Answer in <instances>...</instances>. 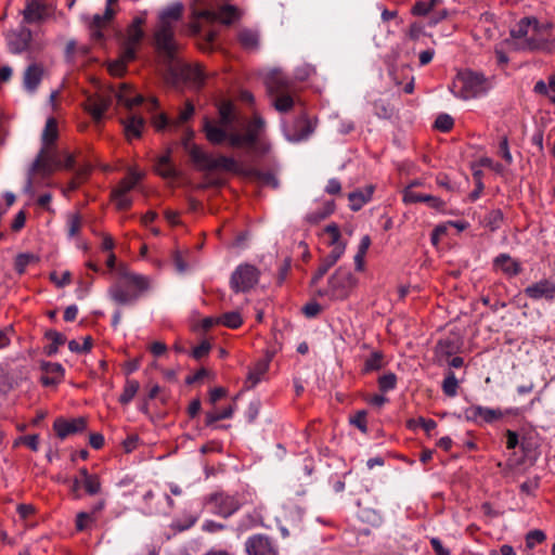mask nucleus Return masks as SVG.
I'll use <instances>...</instances> for the list:
<instances>
[{
	"instance_id": "nucleus-1",
	"label": "nucleus",
	"mask_w": 555,
	"mask_h": 555,
	"mask_svg": "<svg viewBox=\"0 0 555 555\" xmlns=\"http://www.w3.org/2000/svg\"><path fill=\"white\" fill-rule=\"evenodd\" d=\"M183 13L181 3H173L166 8L158 17V23L154 30V46L163 64L168 68L178 63V52L180 43L175 38V22H178Z\"/></svg>"
},
{
	"instance_id": "nucleus-2",
	"label": "nucleus",
	"mask_w": 555,
	"mask_h": 555,
	"mask_svg": "<svg viewBox=\"0 0 555 555\" xmlns=\"http://www.w3.org/2000/svg\"><path fill=\"white\" fill-rule=\"evenodd\" d=\"M150 288L149 278L118 268V279L108 288L109 298L118 306L134 305Z\"/></svg>"
},
{
	"instance_id": "nucleus-3",
	"label": "nucleus",
	"mask_w": 555,
	"mask_h": 555,
	"mask_svg": "<svg viewBox=\"0 0 555 555\" xmlns=\"http://www.w3.org/2000/svg\"><path fill=\"white\" fill-rule=\"evenodd\" d=\"M492 88V81L482 73L464 69L456 74L451 92L462 100H470L486 94Z\"/></svg>"
},
{
	"instance_id": "nucleus-4",
	"label": "nucleus",
	"mask_w": 555,
	"mask_h": 555,
	"mask_svg": "<svg viewBox=\"0 0 555 555\" xmlns=\"http://www.w3.org/2000/svg\"><path fill=\"white\" fill-rule=\"evenodd\" d=\"M190 159L199 171L224 170L244 176L246 166L238 164L234 158L220 155L214 157L201 146H193L190 151Z\"/></svg>"
},
{
	"instance_id": "nucleus-5",
	"label": "nucleus",
	"mask_w": 555,
	"mask_h": 555,
	"mask_svg": "<svg viewBox=\"0 0 555 555\" xmlns=\"http://www.w3.org/2000/svg\"><path fill=\"white\" fill-rule=\"evenodd\" d=\"M358 284L357 278L346 268L339 267L328 279L327 287L319 289L317 295L331 300H345Z\"/></svg>"
},
{
	"instance_id": "nucleus-6",
	"label": "nucleus",
	"mask_w": 555,
	"mask_h": 555,
	"mask_svg": "<svg viewBox=\"0 0 555 555\" xmlns=\"http://www.w3.org/2000/svg\"><path fill=\"white\" fill-rule=\"evenodd\" d=\"M62 169V160L57 157L54 149L43 146L39 151L29 169L28 179L24 188V192L34 195L33 175L39 172L42 177L51 176L55 170Z\"/></svg>"
},
{
	"instance_id": "nucleus-7",
	"label": "nucleus",
	"mask_w": 555,
	"mask_h": 555,
	"mask_svg": "<svg viewBox=\"0 0 555 555\" xmlns=\"http://www.w3.org/2000/svg\"><path fill=\"white\" fill-rule=\"evenodd\" d=\"M553 23L540 22L535 16L533 17V27L527 41H521L519 49L528 50L531 52H552L554 49L555 39L552 37Z\"/></svg>"
},
{
	"instance_id": "nucleus-8",
	"label": "nucleus",
	"mask_w": 555,
	"mask_h": 555,
	"mask_svg": "<svg viewBox=\"0 0 555 555\" xmlns=\"http://www.w3.org/2000/svg\"><path fill=\"white\" fill-rule=\"evenodd\" d=\"M144 178V172L139 171L134 167L127 169V177L121 179L118 184L111 192V201L116 206L117 210L126 211L132 206V198L129 196L138 183Z\"/></svg>"
},
{
	"instance_id": "nucleus-9",
	"label": "nucleus",
	"mask_w": 555,
	"mask_h": 555,
	"mask_svg": "<svg viewBox=\"0 0 555 555\" xmlns=\"http://www.w3.org/2000/svg\"><path fill=\"white\" fill-rule=\"evenodd\" d=\"M259 270L249 263L240 264L231 275L230 286L235 293L249 292L259 281Z\"/></svg>"
},
{
	"instance_id": "nucleus-10",
	"label": "nucleus",
	"mask_w": 555,
	"mask_h": 555,
	"mask_svg": "<svg viewBox=\"0 0 555 555\" xmlns=\"http://www.w3.org/2000/svg\"><path fill=\"white\" fill-rule=\"evenodd\" d=\"M264 128V120L260 116H256L246 128L244 134L238 132H233L230 138V146L231 147H242L249 146L251 149L258 150L257 143L260 133Z\"/></svg>"
},
{
	"instance_id": "nucleus-11",
	"label": "nucleus",
	"mask_w": 555,
	"mask_h": 555,
	"mask_svg": "<svg viewBox=\"0 0 555 555\" xmlns=\"http://www.w3.org/2000/svg\"><path fill=\"white\" fill-rule=\"evenodd\" d=\"M207 502L212 505V513L223 518L233 515L242 505L237 495H231L224 492L211 493Z\"/></svg>"
},
{
	"instance_id": "nucleus-12",
	"label": "nucleus",
	"mask_w": 555,
	"mask_h": 555,
	"mask_svg": "<svg viewBox=\"0 0 555 555\" xmlns=\"http://www.w3.org/2000/svg\"><path fill=\"white\" fill-rule=\"evenodd\" d=\"M524 294L534 301L545 300L552 302L555 300V281L542 279L527 286L524 289Z\"/></svg>"
},
{
	"instance_id": "nucleus-13",
	"label": "nucleus",
	"mask_w": 555,
	"mask_h": 555,
	"mask_svg": "<svg viewBox=\"0 0 555 555\" xmlns=\"http://www.w3.org/2000/svg\"><path fill=\"white\" fill-rule=\"evenodd\" d=\"M464 416L468 422L481 425L483 423L491 424L503 418L504 413L500 409L472 405L464 410Z\"/></svg>"
},
{
	"instance_id": "nucleus-14",
	"label": "nucleus",
	"mask_w": 555,
	"mask_h": 555,
	"mask_svg": "<svg viewBox=\"0 0 555 555\" xmlns=\"http://www.w3.org/2000/svg\"><path fill=\"white\" fill-rule=\"evenodd\" d=\"M314 131V126L306 114L298 116L292 125L285 128V137L289 142H300Z\"/></svg>"
},
{
	"instance_id": "nucleus-15",
	"label": "nucleus",
	"mask_w": 555,
	"mask_h": 555,
	"mask_svg": "<svg viewBox=\"0 0 555 555\" xmlns=\"http://www.w3.org/2000/svg\"><path fill=\"white\" fill-rule=\"evenodd\" d=\"M248 555H278V548L272 539L266 534H254L245 543Z\"/></svg>"
},
{
	"instance_id": "nucleus-16",
	"label": "nucleus",
	"mask_w": 555,
	"mask_h": 555,
	"mask_svg": "<svg viewBox=\"0 0 555 555\" xmlns=\"http://www.w3.org/2000/svg\"><path fill=\"white\" fill-rule=\"evenodd\" d=\"M229 126H222L219 121H212L208 117L203 120V131L207 141L214 145H220L228 141L230 144V138L233 131H228Z\"/></svg>"
},
{
	"instance_id": "nucleus-17",
	"label": "nucleus",
	"mask_w": 555,
	"mask_h": 555,
	"mask_svg": "<svg viewBox=\"0 0 555 555\" xmlns=\"http://www.w3.org/2000/svg\"><path fill=\"white\" fill-rule=\"evenodd\" d=\"M111 104V95L91 94L87 98V101L85 103V109L92 116V119L95 122H99L102 120L105 112L108 109Z\"/></svg>"
},
{
	"instance_id": "nucleus-18",
	"label": "nucleus",
	"mask_w": 555,
	"mask_h": 555,
	"mask_svg": "<svg viewBox=\"0 0 555 555\" xmlns=\"http://www.w3.org/2000/svg\"><path fill=\"white\" fill-rule=\"evenodd\" d=\"M86 427L87 421L85 417H77L70 421L57 417L53 423V429L60 439H65L69 435L82 433Z\"/></svg>"
},
{
	"instance_id": "nucleus-19",
	"label": "nucleus",
	"mask_w": 555,
	"mask_h": 555,
	"mask_svg": "<svg viewBox=\"0 0 555 555\" xmlns=\"http://www.w3.org/2000/svg\"><path fill=\"white\" fill-rule=\"evenodd\" d=\"M346 245H337L335 246L332 251L326 255L322 260L321 263L313 274L310 285L315 286L322 278L328 272V270L338 261V259L343 256L345 251Z\"/></svg>"
},
{
	"instance_id": "nucleus-20",
	"label": "nucleus",
	"mask_w": 555,
	"mask_h": 555,
	"mask_svg": "<svg viewBox=\"0 0 555 555\" xmlns=\"http://www.w3.org/2000/svg\"><path fill=\"white\" fill-rule=\"evenodd\" d=\"M33 38L31 30L22 26L18 30L12 33L9 38V47L13 53H22L26 51Z\"/></svg>"
},
{
	"instance_id": "nucleus-21",
	"label": "nucleus",
	"mask_w": 555,
	"mask_h": 555,
	"mask_svg": "<svg viewBox=\"0 0 555 555\" xmlns=\"http://www.w3.org/2000/svg\"><path fill=\"white\" fill-rule=\"evenodd\" d=\"M43 73L44 69L41 64H30L24 72V88L30 93L35 92L42 80Z\"/></svg>"
},
{
	"instance_id": "nucleus-22",
	"label": "nucleus",
	"mask_w": 555,
	"mask_h": 555,
	"mask_svg": "<svg viewBox=\"0 0 555 555\" xmlns=\"http://www.w3.org/2000/svg\"><path fill=\"white\" fill-rule=\"evenodd\" d=\"M46 15L47 7L37 0L27 2L23 10V20L28 24L39 23L44 20Z\"/></svg>"
},
{
	"instance_id": "nucleus-23",
	"label": "nucleus",
	"mask_w": 555,
	"mask_h": 555,
	"mask_svg": "<svg viewBox=\"0 0 555 555\" xmlns=\"http://www.w3.org/2000/svg\"><path fill=\"white\" fill-rule=\"evenodd\" d=\"M270 362L271 356H267L266 358L260 359L255 363V365L249 370L245 382V387L247 389L255 387L261 380V377L269 370Z\"/></svg>"
},
{
	"instance_id": "nucleus-24",
	"label": "nucleus",
	"mask_w": 555,
	"mask_h": 555,
	"mask_svg": "<svg viewBox=\"0 0 555 555\" xmlns=\"http://www.w3.org/2000/svg\"><path fill=\"white\" fill-rule=\"evenodd\" d=\"M41 369L47 373V375L41 377V383L44 386L56 385L64 377L65 370L60 363L43 362Z\"/></svg>"
},
{
	"instance_id": "nucleus-25",
	"label": "nucleus",
	"mask_w": 555,
	"mask_h": 555,
	"mask_svg": "<svg viewBox=\"0 0 555 555\" xmlns=\"http://www.w3.org/2000/svg\"><path fill=\"white\" fill-rule=\"evenodd\" d=\"M493 266L508 276H516L521 272V266L508 254H500L493 260Z\"/></svg>"
},
{
	"instance_id": "nucleus-26",
	"label": "nucleus",
	"mask_w": 555,
	"mask_h": 555,
	"mask_svg": "<svg viewBox=\"0 0 555 555\" xmlns=\"http://www.w3.org/2000/svg\"><path fill=\"white\" fill-rule=\"evenodd\" d=\"M268 92L271 95L291 92V81L280 73H272L266 81Z\"/></svg>"
},
{
	"instance_id": "nucleus-27",
	"label": "nucleus",
	"mask_w": 555,
	"mask_h": 555,
	"mask_svg": "<svg viewBox=\"0 0 555 555\" xmlns=\"http://www.w3.org/2000/svg\"><path fill=\"white\" fill-rule=\"evenodd\" d=\"M91 171H92V166L90 164H85L82 166H79L75 170V175H74L73 179L68 182L67 186L65 189H63V194L65 196H68L69 192H74V191L78 190V188L88 180Z\"/></svg>"
},
{
	"instance_id": "nucleus-28",
	"label": "nucleus",
	"mask_w": 555,
	"mask_h": 555,
	"mask_svg": "<svg viewBox=\"0 0 555 555\" xmlns=\"http://www.w3.org/2000/svg\"><path fill=\"white\" fill-rule=\"evenodd\" d=\"M374 192V186L369 185L365 190H356L348 194L349 207L352 211L360 210L366 204Z\"/></svg>"
},
{
	"instance_id": "nucleus-29",
	"label": "nucleus",
	"mask_w": 555,
	"mask_h": 555,
	"mask_svg": "<svg viewBox=\"0 0 555 555\" xmlns=\"http://www.w3.org/2000/svg\"><path fill=\"white\" fill-rule=\"evenodd\" d=\"M125 134L128 140L138 139L142 134L144 127V118L138 115H131L127 119L122 120Z\"/></svg>"
},
{
	"instance_id": "nucleus-30",
	"label": "nucleus",
	"mask_w": 555,
	"mask_h": 555,
	"mask_svg": "<svg viewBox=\"0 0 555 555\" xmlns=\"http://www.w3.org/2000/svg\"><path fill=\"white\" fill-rule=\"evenodd\" d=\"M155 170L165 179H176L178 177V171L170 162V150H168L165 155L157 158Z\"/></svg>"
},
{
	"instance_id": "nucleus-31",
	"label": "nucleus",
	"mask_w": 555,
	"mask_h": 555,
	"mask_svg": "<svg viewBox=\"0 0 555 555\" xmlns=\"http://www.w3.org/2000/svg\"><path fill=\"white\" fill-rule=\"evenodd\" d=\"M534 16H525L511 29V36L515 39L527 41L533 27Z\"/></svg>"
},
{
	"instance_id": "nucleus-32",
	"label": "nucleus",
	"mask_w": 555,
	"mask_h": 555,
	"mask_svg": "<svg viewBox=\"0 0 555 555\" xmlns=\"http://www.w3.org/2000/svg\"><path fill=\"white\" fill-rule=\"evenodd\" d=\"M244 176L260 181L263 184L272 185L273 188H278L279 185L273 173L260 171L255 167L246 166Z\"/></svg>"
},
{
	"instance_id": "nucleus-33",
	"label": "nucleus",
	"mask_w": 555,
	"mask_h": 555,
	"mask_svg": "<svg viewBox=\"0 0 555 555\" xmlns=\"http://www.w3.org/2000/svg\"><path fill=\"white\" fill-rule=\"evenodd\" d=\"M112 18H106L105 13L103 15L95 14L90 23V36L93 41L102 42L104 40V35L102 33V28L105 26L107 22Z\"/></svg>"
},
{
	"instance_id": "nucleus-34",
	"label": "nucleus",
	"mask_w": 555,
	"mask_h": 555,
	"mask_svg": "<svg viewBox=\"0 0 555 555\" xmlns=\"http://www.w3.org/2000/svg\"><path fill=\"white\" fill-rule=\"evenodd\" d=\"M460 347L457 339L448 337L437 343L436 351L439 356L449 358L459 352Z\"/></svg>"
},
{
	"instance_id": "nucleus-35",
	"label": "nucleus",
	"mask_w": 555,
	"mask_h": 555,
	"mask_svg": "<svg viewBox=\"0 0 555 555\" xmlns=\"http://www.w3.org/2000/svg\"><path fill=\"white\" fill-rule=\"evenodd\" d=\"M46 337L51 340V344L44 348V352L49 357L54 356L57 352L59 347L66 343L65 335L54 330L48 331L46 333Z\"/></svg>"
},
{
	"instance_id": "nucleus-36",
	"label": "nucleus",
	"mask_w": 555,
	"mask_h": 555,
	"mask_svg": "<svg viewBox=\"0 0 555 555\" xmlns=\"http://www.w3.org/2000/svg\"><path fill=\"white\" fill-rule=\"evenodd\" d=\"M334 201H327L326 203H324L323 207L313 212L308 214L306 219L309 223L315 224L331 216L334 212Z\"/></svg>"
},
{
	"instance_id": "nucleus-37",
	"label": "nucleus",
	"mask_w": 555,
	"mask_h": 555,
	"mask_svg": "<svg viewBox=\"0 0 555 555\" xmlns=\"http://www.w3.org/2000/svg\"><path fill=\"white\" fill-rule=\"evenodd\" d=\"M385 365L384 354L380 351H373L364 361L362 373L367 374L371 372L379 371Z\"/></svg>"
},
{
	"instance_id": "nucleus-38",
	"label": "nucleus",
	"mask_w": 555,
	"mask_h": 555,
	"mask_svg": "<svg viewBox=\"0 0 555 555\" xmlns=\"http://www.w3.org/2000/svg\"><path fill=\"white\" fill-rule=\"evenodd\" d=\"M273 106L280 113L289 112L295 105V99L291 92H284L282 94L273 95Z\"/></svg>"
},
{
	"instance_id": "nucleus-39",
	"label": "nucleus",
	"mask_w": 555,
	"mask_h": 555,
	"mask_svg": "<svg viewBox=\"0 0 555 555\" xmlns=\"http://www.w3.org/2000/svg\"><path fill=\"white\" fill-rule=\"evenodd\" d=\"M128 87L121 85L120 91L116 94L118 102L125 105L128 109H132L134 106L141 105L144 102V98L141 94H137L134 98H128Z\"/></svg>"
},
{
	"instance_id": "nucleus-40",
	"label": "nucleus",
	"mask_w": 555,
	"mask_h": 555,
	"mask_svg": "<svg viewBox=\"0 0 555 555\" xmlns=\"http://www.w3.org/2000/svg\"><path fill=\"white\" fill-rule=\"evenodd\" d=\"M140 388L139 382L134 379H127L122 393L119 396V403L122 405H127L137 395L138 390Z\"/></svg>"
},
{
	"instance_id": "nucleus-41",
	"label": "nucleus",
	"mask_w": 555,
	"mask_h": 555,
	"mask_svg": "<svg viewBox=\"0 0 555 555\" xmlns=\"http://www.w3.org/2000/svg\"><path fill=\"white\" fill-rule=\"evenodd\" d=\"M406 427L411 430H415L417 427H422L424 431L429 436L430 431L437 427V423L431 418H425L420 416L418 418L408 420Z\"/></svg>"
},
{
	"instance_id": "nucleus-42",
	"label": "nucleus",
	"mask_w": 555,
	"mask_h": 555,
	"mask_svg": "<svg viewBox=\"0 0 555 555\" xmlns=\"http://www.w3.org/2000/svg\"><path fill=\"white\" fill-rule=\"evenodd\" d=\"M235 121L234 106L231 102H223L219 106V122L231 127Z\"/></svg>"
},
{
	"instance_id": "nucleus-43",
	"label": "nucleus",
	"mask_w": 555,
	"mask_h": 555,
	"mask_svg": "<svg viewBox=\"0 0 555 555\" xmlns=\"http://www.w3.org/2000/svg\"><path fill=\"white\" fill-rule=\"evenodd\" d=\"M57 122L53 117L48 118L43 133H42V142L46 146H49L57 139Z\"/></svg>"
},
{
	"instance_id": "nucleus-44",
	"label": "nucleus",
	"mask_w": 555,
	"mask_h": 555,
	"mask_svg": "<svg viewBox=\"0 0 555 555\" xmlns=\"http://www.w3.org/2000/svg\"><path fill=\"white\" fill-rule=\"evenodd\" d=\"M504 216L501 209H493L487 214V216L483 219V225L488 228L490 231L494 232L498 230L502 222H503Z\"/></svg>"
},
{
	"instance_id": "nucleus-45",
	"label": "nucleus",
	"mask_w": 555,
	"mask_h": 555,
	"mask_svg": "<svg viewBox=\"0 0 555 555\" xmlns=\"http://www.w3.org/2000/svg\"><path fill=\"white\" fill-rule=\"evenodd\" d=\"M218 14V20L217 21H220L222 24H225V25H231L235 20L238 18V10L236 7L234 5H230V4H227V5H223L219 12H217Z\"/></svg>"
},
{
	"instance_id": "nucleus-46",
	"label": "nucleus",
	"mask_w": 555,
	"mask_h": 555,
	"mask_svg": "<svg viewBox=\"0 0 555 555\" xmlns=\"http://www.w3.org/2000/svg\"><path fill=\"white\" fill-rule=\"evenodd\" d=\"M219 322L229 328H237L242 325L243 319L240 312L230 311L220 315Z\"/></svg>"
},
{
	"instance_id": "nucleus-47",
	"label": "nucleus",
	"mask_w": 555,
	"mask_h": 555,
	"mask_svg": "<svg viewBox=\"0 0 555 555\" xmlns=\"http://www.w3.org/2000/svg\"><path fill=\"white\" fill-rule=\"evenodd\" d=\"M240 43L245 49H256L258 47V35L249 29H244L238 35Z\"/></svg>"
},
{
	"instance_id": "nucleus-48",
	"label": "nucleus",
	"mask_w": 555,
	"mask_h": 555,
	"mask_svg": "<svg viewBox=\"0 0 555 555\" xmlns=\"http://www.w3.org/2000/svg\"><path fill=\"white\" fill-rule=\"evenodd\" d=\"M459 382L455 374L449 371L442 383V391L448 397H455L457 393Z\"/></svg>"
},
{
	"instance_id": "nucleus-49",
	"label": "nucleus",
	"mask_w": 555,
	"mask_h": 555,
	"mask_svg": "<svg viewBox=\"0 0 555 555\" xmlns=\"http://www.w3.org/2000/svg\"><path fill=\"white\" fill-rule=\"evenodd\" d=\"M234 409L232 405L224 408L221 412H207L205 417V424L211 426L214 423L232 417Z\"/></svg>"
},
{
	"instance_id": "nucleus-50",
	"label": "nucleus",
	"mask_w": 555,
	"mask_h": 555,
	"mask_svg": "<svg viewBox=\"0 0 555 555\" xmlns=\"http://www.w3.org/2000/svg\"><path fill=\"white\" fill-rule=\"evenodd\" d=\"M37 261L38 258L33 254H18L15 258L14 268L18 274H23L28 264Z\"/></svg>"
},
{
	"instance_id": "nucleus-51",
	"label": "nucleus",
	"mask_w": 555,
	"mask_h": 555,
	"mask_svg": "<svg viewBox=\"0 0 555 555\" xmlns=\"http://www.w3.org/2000/svg\"><path fill=\"white\" fill-rule=\"evenodd\" d=\"M377 383L382 392L390 391L397 386V375L392 372H388L379 376Z\"/></svg>"
},
{
	"instance_id": "nucleus-52",
	"label": "nucleus",
	"mask_w": 555,
	"mask_h": 555,
	"mask_svg": "<svg viewBox=\"0 0 555 555\" xmlns=\"http://www.w3.org/2000/svg\"><path fill=\"white\" fill-rule=\"evenodd\" d=\"M68 236L75 237L80 232L82 219L79 214H72L67 218Z\"/></svg>"
},
{
	"instance_id": "nucleus-53",
	"label": "nucleus",
	"mask_w": 555,
	"mask_h": 555,
	"mask_svg": "<svg viewBox=\"0 0 555 555\" xmlns=\"http://www.w3.org/2000/svg\"><path fill=\"white\" fill-rule=\"evenodd\" d=\"M92 348V337L86 336L83 338V344H79L75 339L68 341V349L72 352L82 353V352H89Z\"/></svg>"
},
{
	"instance_id": "nucleus-54",
	"label": "nucleus",
	"mask_w": 555,
	"mask_h": 555,
	"mask_svg": "<svg viewBox=\"0 0 555 555\" xmlns=\"http://www.w3.org/2000/svg\"><path fill=\"white\" fill-rule=\"evenodd\" d=\"M435 128L441 132H449L453 126L454 120L448 114H440L435 120Z\"/></svg>"
},
{
	"instance_id": "nucleus-55",
	"label": "nucleus",
	"mask_w": 555,
	"mask_h": 555,
	"mask_svg": "<svg viewBox=\"0 0 555 555\" xmlns=\"http://www.w3.org/2000/svg\"><path fill=\"white\" fill-rule=\"evenodd\" d=\"M82 486L89 495H95L101 491V481L98 475H92V477L82 480Z\"/></svg>"
},
{
	"instance_id": "nucleus-56",
	"label": "nucleus",
	"mask_w": 555,
	"mask_h": 555,
	"mask_svg": "<svg viewBox=\"0 0 555 555\" xmlns=\"http://www.w3.org/2000/svg\"><path fill=\"white\" fill-rule=\"evenodd\" d=\"M546 539L542 530L534 529L526 534V545L528 548H533L535 544L542 543Z\"/></svg>"
},
{
	"instance_id": "nucleus-57",
	"label": "nucleus",
	"mask_w": 555,
	"mask_h": 555,
	"mask_svg": "<svg viewBox=\"0 0 555 555\" xmlns=\"http://www.w3.org/2000/svg\"><path fill=\"white\" fill-rule=\"evenodd\" d=\"M21 443L27 446L33 451H38L39 447V436L37 434L35 435H28V436H21L15 441L13 447H17Z\"/></svg>"
},
{
	"instance_id": "nucleus-58",
	"label": "nucleus",
	"mask_w": 555,
	"mask_h": 555,
	"mask_svg": "<svg viewBox=\"0 0 555 555\" xmlns=\"http://www.w3.org/2000/svg\"><path fill=\"white\" fill-rule=\"evenodd\" d=\"M143 36H144V33H143L142 28H135V27L129 26L128 30H127V39H126L125 43L138 46L141 42Z\"/></svg>"
},
{
	"instance_id": "nucleus-59",
	"label": "nucleus",
	"mask_w": 555,
	"mask_h": 555,
	"mask_svg": "<svg viewBox=\"0 0 555 555\" xmlns=\"http://www.w3.org/2000/svg\"><path fill=\"white\" fill-rule=\"evenodd\" d=\"M366 411L361 410L358 411L351 418L350 423L354 425L357 428H359L362 433L367 431V425H366Z\"/></svg>"
},
{
	"instance_id": "nucleus-60",
	"label": "nucleus",
	"mask_w": 555,
	"mask_h": 555,
	"mask_svg": "<svg viewBox=\"0 0 555 555\" xmlns=\"http://www.w3.org/2000/svg\"><path fill=\"white\" fill-rule=\"evenodd\" d=\"M188 77L197 85H203L206 79V75L202 66L196 65L188 68Z\"/></svg>"
},
{
	"instance_id": "nucleus-61",
	"label": "nucleus",
	"mask_w": 555,
	"mask_h": 555,
	"mask_svg": "<svg viewBox=\"0 0 555 555\" xmlns=\"http://www.w3.org/2000/svg\"><path fill=\"white\" fill-rule=\"evenodd\" d=\"M137 47L138 46L134 44L124 43L119 60L124 61L126 64L133 61L137 56Z\"/></svg>"
},
{
	"instance_id": "nucleus-62",
	"label": "nucleus",
	"mask_w": 555,
	"mask_h": 555,
	"mask_svg": "<svg viewBox=\"0 0 555 555\" xmlns=\"http://www.w3.org/2000/svg\"><path fill=\"white\" fill-rule=\"evenodd\" d=\"M433 9L428 5V2L423 0L416 1L411 9V13L415 16H426Z\"/></svg>"
},
{
	"instance_id": "nucleus-63",
	"label": "nucleus",
	"mask_w": 555,
	"mask_h": 555,
	"mask_svg": "<svg viewBox=\"0 0 555 555\" xmlns=\"http://www.w3.org/2000/svg\"><path fill=\"white\" fill-rule=\"evenodd\" d=\"M425 195L426 194L415 192L411 189H405L403 192V202L406 204L423 203Z\"/></svg>"
},
{
	"instance_id": "nucleus-64",
	"label": "nucleus",
	"mask_w": 555,
	"mask_h": 555,
	"mask_svg": "<svg viewBox=\"0 0 555 555\" xmlns=\"http://www.w3.org/2000/svg\"><path fill=\"white\" fill-rule=\"evenodd\" d=\"M322 311V307L317 301H310L301 308V312L307 318H315Z\"/></svg>"
}]
</instances>
